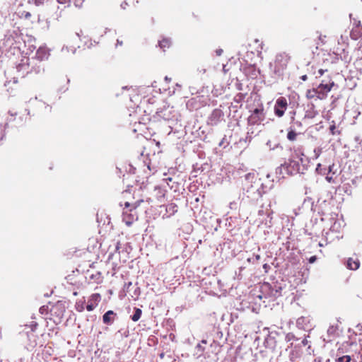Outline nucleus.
<instances>
[{
	"mask_svg": "<svg viewBox=\"0 0 362 362\" xmlns=\"http://www.w3.org/2000/svg\"><path fill=\"white\" fill-rule=\"evenodd\" d=\"M326 179L327 180L328 182H331L332 181V177H327Z\"/></svg>",
	"mask_w": 362,
	"mask_h": 362,
	"instance_id": "37",
	"label": "nucleus"
},
{
	"mask_svg": "<svg viewBox=\"0 0 362 362\" xmlns=\"http://www.w3.org/2000/svg\"><path fill=\"white\" fill-rule=\"evenodd\" d=\"M316 259H317L316 256H312L309 258L308 262H309V263L313 264L316 261Z\"/></svg>",
	"mask_w": 362,
	"mask_h": 362,
	"instance_id": "27",
	"label": "nucleus"
},
{
	"mask_svg": "<svg viewBox=\"0 0 362 362\" xmlns=\"http://www.w3.org/2000/svg\"><path fill=\"white\" fill-rule=\"evenodd\" d=\"M142 310L140 308H135V311L133 315L131 316L134 322H137L141 316Z\"/></svg>",
	"mask_w": 362,
	"mask_h": 362,
	"instance_id": "14",
	"label": "nucleus"
},
{
	"mask_svg": "<svg viewBox=\"0 0 362 362\" xmlns=\"http://www.w3.org/2000/svg\"><path fill=\"white\" fill-rule=\"evenodd\" d=\"M351 356L348 355L342 356L336 359L337 362H351Z\"/></svg>",
	"mask_w": 362,
	"mask_h": 362,
	"instance_id": "18",
	"label": "nucleus"
},
{
	"mask_svg": "<svg viewBox=\"0 0 362 362\" xmlns=\"http://www.w3.org/2000/svg\"><path fill=\"white\" fill-rule=\"evenodd\" d=\"M115 316H116V313L112 310H108L103 315V321L106 325H110L114 322Z\"/></svg>",
	"mask_w": 362,
	"mask_h": 362,
	"instance_id": "11",
	"label": "nucleus"
},
{
	"mask_svg": "<svg viewBox=\"0 0 362 362\" xmlns=\"http://www.w3.org/2000/svg\"><path fill=\"white\" fill-rule=\"evenodd\" d=\"M355 3L352 2L351 5L354 6ZM356 4L358 5L361 8V13H362V0H356Z\"/></svg>",
	"mask_w": 362,
	"mask_h": 362,
	"instance_id": "25",
	"label": "nucleus"
},
{
	"mask_svg": "<svg viewBox=\"0 0 362 362\" xmlns=\"http://www.w3.org/2000/svg\"><path fill=\"white\" fill-rule=\"evenodd\" d=\"M59 4H64L67 3L69 0H57Z\"/></svg>",
	"mask_w": 362,
	"mask_h": 362,
	"instance_id": "31",
	"label": "nucleus"
},
{
	"mask_svg": "<svg viewBox=\"0 0 362 362\" xmlns=\"http://www.w3.org/2000/svg\"><path fill=\"white\" fill-rule=\"evenodd\" d=\"M265 119V113L263 106L255 108L248 118V122L251 125L259 124Z\"/></svg>",
	"mask_w": 362,
	"mask_h": 362,
	"instance_id": "4",
	"label": "nucleus"
},
{
	"mask_svg": "<svg viewBox=\"0 0 362 362\" xmlns=\"http://www.w3.org/2000/svg\"><path fill=\"white\" fill-rule=\"evenodd\" d=\"M215 52H216V56L219 57L223 54V50L222 49H216Z\"/></svg>",
	"mask_w": 362,
	"mask_h": 362,
	"instance_id": "28",
	"label": "nucleus"
},
{
	"mask_svg": "<svg viewBox=\"0 0 362 362\" xmlns=\"http://www.w3.org/2000/svg\"><path fill=\"white\" fill-rule=\"evenodd\" d=\"M50 305H43L40 308V312L41 314H46L47 313L48 310H49V308H50Z\"/></svg>",
	"mask_w": 362,
	"mask_h": 362,
	"instance_id": "20",
	"label": "nucleus"
},
{
	"mask_svg": "<svg viewBox=\"0 0 362 362\" xmlns=\"http://www.w3.org/2000/svg\"><path fill=\"white\" fill-rule=\"evenodd\" d=\"M297 136H298V134L293 129H291L288 132L287 139L291 141H293L296 140Z\"/></svg>",
	"mask_w": 362,
	"mask_h": 362,
	"instance_id": "15",
	"label": "nucleus"
},
{
	"mask_svg": "<svg viewBox=\"0 0 362 362\" xmlns=\"http://www.w3.org/2000/svg\"><path fill=\"white\" fill-rule=\"evenodd\" d=\"M159 47L163 51H165V49H168L171 45V41L168 38H163L159 41Z\"/></svg>",
	"mask_w": 362,
	"mask_h": 362,
	"instance_id": "12",
	"label": "nucleus"
},
{
	"mask_svg": "<svg viewBox=\"0 0 362 362\" xmlns=\"http://www.w3.org/2000/svg\"><path fill=\"white\" fill-rule=\"evenodd\" d=\"M280 170L286 171L288 175H295L300 173V165L298 160L291 158L288 162L281 165Z\"/></svg>",
	"mask_w": 362,
	"mask_h": 362,
	"instance_id": "5",
	"label": "nucleus"
},
{
	"mask_svg": "<svg viewBox=\"0 0 362 362\" xmlns=\"http://www.w3.org/2000/svg\"><path fill=\"white\" fill-rule=\"evenodd\" d=\"M358 11L355 9L349 14L351 25L350 37L354 40H362V25Z\"/></svg>",
	"mask_w": 362,
	"mask_h": 362,
	"instance_id": "2",
	"label": "nucleus"
},
{
	"mask_svg": "<svg viewBox=\"0 0 362 362\" xmlns=\"http://www.w3.org/2000/svg\"><path fill=\"white\" fill-rule=\"evenodd\" d=\"M101 300V296L99 293H93L92 294L88 301V304L86 305V309L88 311L93 310L96 306L98 305L99 302Z\"/></svg>",
	"mask_w": 362,
	"mask_h": 362,
	"instance_id": "9",
	"label": "nucleus"
},
{
	"mask_svg": "<svg viewBox=\"0 0 362 362\" xmlns=\"http://www.w3.org/2000/svg\"><path fill=\"white\" fill-rule=\"evenodd\" d=\"M300 78L303 80V81H306L308 79V76L307 75H303L300 77Z\"/></svg>",
	"mask_w": 362,
	"mask_h": 362,
	"instance_id": "33",
	"label": "nucleus"
},
{
	"mask_svg": "<svg viewBox=\"0 0 362 362\" xmlns=\"http://www.w3.org/2000/svg\"><path fill=\"white\" fill-rule=\"evenodd\" d=\"M288 107V102L286 98L279 97L274 105V113L278 117H282Z\"/></svg>",
	"mask_w": 362,
	"mask_h": 362,
	"instance_id": "6",
	"label": "nucleus"
},
{
	"mask_svg": "<svg viewBox=\"0 0 362 362\" xmlns=\"http://www.w3.org/2000/svg\"><path fill=\"white\" fill-rule=\"evenodd\" d=\"M117 45H122V42H120L119 40H117Z\"/></svg>",
	"mask_w": 362,
	"mask_h": 362,
	"instance_id": "36",
	"label": "nucleus"
},
{
	"mask_svg": "<svg viewBox=\"0 0 362 362\" xmlns=\"http://www.w3.org/2000/svg\"><path fill=\"white\" fill-rule=\"evenodd\" d=\"M84 303L85 301H82V302H77L76 303V310L78 311V312H83L84 310Z\"/></svg>",
	"mask_w": 362,
	"mask_h": 362,
	"instance_id": "19",
	"label": "nucleus"
},
{
	"mask_svg": "<svg viewBox=\"0 0 362 362\" xmlns=\"http://www.w3.org/2000/svg\"><path fill=\"white\" fill-rule=\"evenodd\" d=\"M120 248V243L119 242H117V245H116V250H119V249Z\"/></svg>",
	"mask_w": 362,
	"mask_h": 362,
	"instance_id": "34",
	"label": "nucleus"
},
{
	"mask_svg": "<svg viewBox=\"0 0 362 362\" xmlns=\"http://www.w3.org/2000/svg\"><path fill=\"white\" fill-rule=\"evenodd\" d=\"M21 18H24L25 19H30L31 17V13L28 11H23L21 14Z\"/></svg>",
	"mask_w": 362,
	"mask_h": 362,
	"instance_id": "22",
	"label": "nucleus"
},
{
	"mask_svg": "<svg viewBox=\"0 0 362 362\" xmlns=\"http://www.w3.org/2000/svg\"><path fill=\"white\" fill-rule=\"evenodd\" d=\"M74 4L76 5V6H81L83 4V2L84 1V0H74Z\"/></svg>",
	"mask_w": 362,
	"mask_h": 362,
	"instance_id": "26",
	"label": "nucleus"
},
{
	"mask_svg": "<svg viewBox=\"0 0 362 362\" xmlns=\"http://www.w3.org/2000/svg\"><path fill=\"white\" fill-rule=\"evenodd\" d=\"M90 279H95L97 284H100L103 281V276L100 272H96L90 276Z\"/></svg>",
	"mask_w": 362,
	"mask_h": 362,
	"instance_id": "17",
	"label": "nucleus"
},
{
	"mask_svg": "<svg viewBox=\"0 0 362 362\" xmlns=\"http://www.w3.org/2000/svg\"><path fill=\"white\" fill-rule=\"evenodd\" d=\"M255 42L256 43H258V46H259V47H258V48H257V52H262V44L261 42H259V40H257H257H255Z\"/></svg>",
	"mask_w": 362,
	"mask_h": 362,
	"instance_id": "24",
	"label": "nucleus"
},
{
	"mask_svg": "<svg viewBox=\"0 0 362 362\" xmlns=\"http://www.w3.org/2000/svg\"><path fill=\"white\" fill-rule=\"evenodd\" d=\"M130 194V192L129 191H124L123 192V196L125 197V198H127V197Z\"/></svg>",
	"mask_w": 362,
	"mask_h": 362,
	"instance_id": "30",
	"label": "nucleus"
},
{
	"mask_svg": "<svg viewBox=\"0 0 362 362\" xmlns=\"http://www.w3.org/2000/svg\"><path fill=\"white\" fill-rule=\"evenodd\" d=\"M288 62V57L286 54H279L276 56L275 64V71L279 72L285 69L287 66Z\"/></svg>",
	"mask_w": 362,
	"mask_h": 362,
	"instance_id": "8",
	"label": "nucleus"
},
{
	"mask_svg": "<svg viewBox=\"0 0 362 362\" xmlns=\"http://www.w3.org/2000/svg\"><path fill=\"white\" fill-rule=\"evenodd\" d=\"M302 344H303V346H306L308 344V340L306 339H304L302 341Z\"/></svg>",
	"mask_w": 362,
	"mask_h": 362,
	"instance_id": "32",
	"label": "nucleus"
},
{
	"mask_svg": "<svg viewBox=\"0 0 362 362\" xmlns=\"http://www.w3.org/2000/svg\"><path fill=\"white\" fill-rule=\"evenodd\" d=\"M360 267V261L358 258L349 257L346 261V267L351 270H356Z\"/></svg>",
	"mask_w": 362,
	"mask_h": 362,
	"instance_id": "10",
	"label": "nucleus"
},
{
	"mask_svg": "<svg viewBox=\"0 0 362 362\" xmlns=\"http://www.w3.org/2000/svg\"><path fill=\"white\" fill-rule=\"evenodd\" d=\"M352 182H353V184H354L356 182V180H354Z\"/></svg>",
	"mask_w": 362,
	"mask_h": 362,
	"instance_id": "38",
	"label": "nucleus"
},
{
	"mask_svg": "<svg viewBox=\"0 0 362 362\" xmlns=\"http://www.w3.org/2000/svg\"><path fill=\"white\" fill-rule=\"evenodd\" d=\"M169 211H172L173 212L177 211V206L175 204H170L168 206Z\"/></svg>",
	"mask_w": 362,
	"mask_h": 362,
	"instance_id": "23",
	"label": "nucleus"
},
{
	"mask_svg": "<svg viewBox=\"0 0 362 362\" xmlns=\"http://www.w3.org/2000/svg\"><path fill=\"white\" fill-rule=\"evenodd\" d=\"M136 3H138L137 0H125L121 4V7L123 9H126L127 7L129 6L130 5L134 6Z\"/></svg>",
	"mask_w": 362,
	"mask_h": 362,
	"instance_id": "16",
	"label": "nucleus"
},
{
	"mask_svg": "<svg viewBox=\"0 0 362 362\" xmlns=\"http://www.w3.org/2000/svg\"><path fill=\"white\" fill-rule=\"evenodd\" d=\"M143 202L144 200L139 199L135 202L126 201L124 203L122 221L127 226H131L134 221L138 220L139 216L136 209Z\"/></svg>",
	"mask_w": 362,
	"mask_h": 362,
	"instance_id": "1",
	"label": "nucleus"
},
{
	"mask_svg": "<svg viewBox=\"0 0 362 362\" xmlns=\"http://www.w3.org/2000/svg\"><path fill=\"white\" fill-rule=\"evenodd\" d=\"M329 131H330V133L332 135L340 134L339 131H338V132L336 131V126L334 124L329 127Z\"/></svg>",
	"mask_w": 362,
	"mask_h": 362,
	"instance_id": "21",
	"label": "nucleus"
},
{
	"mask_svg": "<svg viewBox=\"0 0 362 362\" xmlns=\"http://www.w3.org/2000/svg\"><path fill=\"white\" fill-rule=\"evenodd\" d=\"M49 308V313L52 317V320L54 322H60L64 316L66 311V307L64 303L62 301H57L56 303L51 304Z\"/></svg>",
	"mask_w": 362,
	"mask_h": 362,
	"instance_id": "3",
	"label": "nucleus"
},
{
	"mask_svg": "<svg viewBox=\"0 0 362 362\" xmlns=\"http://www.w3.org/2000/svg\"><path fill=\"white\" fill-rule=\"evenodd\" d=\"M306 98L310 100L314 98L318 99V93L316 88L313 89H308L306 91Z\"/></svg>",
	"mask_w": 362,
	"mask_h": 362,
	"instance_id": "13",
	"label": "nucleus"
},
{
	"mask_svg": "<svg viewBox=\"0 0 362 362\" xmlns=\"http://www.w3.org/2000/svg\"><path fill=\"white\" fill-rule=\"evenodd\" d=\"M165 81L169 83V82H170V81H171V78H169V77H168V76H165Z\"/></svg>",
	"mask_w": 362,
	"mask_h": 362,
	"instance_id": "35",
	"label": "nucleus"
},
{
	"mask_svg": "<svg viewBox=\"0 0 362 362\" xmlns=\"http://www.w3.org/2000/svg\"><path fill=\"white\" fill-rule=\"evenodd\" d=\"M327 70V69H320L318 70V74H319V77L322 76L325 72H326Z\"/></svg>",
	"mask_w": 362,
	"mask_h": 362,
	"instance_id": "29",
	"label": "nucleus"
},
{
	"mask_svg": "<svg viewBox=\"0 0 362 362\" xmlns=\"http://www.w3.org/2000/svg\"><path fill=\"white\" fill-rule=\"evenodd\" d=\"M335 86V83L332 81L329 83L325 84L323 81L316 88L318 93V99L324 100L327 97V93L331 91Z\"/></svg>",
	"mask_w": 362,
	"mask_h": 362,
	"instance_id": "7",
	"label": "nucleus"
}]
</instances>
